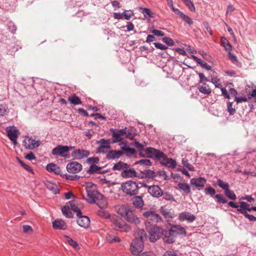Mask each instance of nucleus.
<instances>
[{
	"label": "nucleus",
	"instance_id": "obj_1",
	"mask_svg": "<svg viewBox=\"0 0 256 256\" xmlns=\"http://www.w3.org/2000/svg\"><path fill=\"white\" fill-rule=\"evenodd\" d=\"M112 227L116 230L120 232H128L132 228L130 226L126 223L121 218L116 215H112L110 217Z\"/></svg>",
	"mask_w": 256,
	"mask_h": 256
},
{
	"label": "nucleus",
	"instance_id": "obj_2",
	"mask_svg": "<svg viewBox=\"0 0 256 256\" xmlns=\"http://www.w3.org/2000/svg\"><path fill=\"white\" fill-rule=\"evenodd\" d=\"M121 188L124 193L132 196L138 194L139 186L136 182L132 180H128L122 183Z\"/></svg>",
	"mask_w": 256,
	"mask_h": 256
},
{
	"label": "nucleus",
	"instance_id": "obj_3",
	"mask_svg": "<svg viewBox=\"0 0 256 256\" xmlns=\"http://www.w3.org/2000/svg\"><path fill=\"white\" fill-rule=\"evenodd\" d=\"M146 228L150 234L149 240L152 242H154L159 239L164 232L163 229L158 226L150 228L146 224Z\"/></svg>",
	"mask_w": 256,
	"mask_h": 256
},
{
	"label": "nucleus",
	"instance_id": "obj_4",
	"mask_svg": "<svg viewBox=\"0 0 256 256\" xmlns=\"http://www.w3.org/2000/svg\"><path fill=\"white\" fill-rule=\"evenodd\" d=\"M143 216L146 218V225H148V223H158L162 220L161 217L159 214L151 210L144 212L143 214Z\"/></svg>",
	"mask_w": 256,
	"mask_h": 256
},
{
	"label": "nucleus",
	"instance_id": "obj_5",
	"mask_svg": "<svg viewBox=\"0 0 256 256\" xmlns=\"http://www.w3.org/2000/svg\"><path fill=\"white\" fill-rule=\"evenodd\" d=\"M144 248V242L142 240L134 239L130 245V251L133 255H138L141 252Z\"/></svg>",
	"mask_w": 256,
	"mask_h": 256
},
{
	"label": "nucleus",
	"instance_id": "obj_6",
	"mask_svg": "<svg viewBox=\"0 0 256 256\" xmlns=\"http://www.w3.org/2000/svg\"><path fill=\"white\" fill-rule=\"evenodd\" d=\"M23 144L26 149L34 150L40 146V142L35 138L26 136L23 140Z\"/></svg>",
	"mask_w": 256,
	"mask_h": 256
},
{
	"label": "nucleus",
	"instance_id": "obj_7",
	"mask_svg": "<svg viewBox=\"0 0 256 256\" xmlns=\"http://www.w3.org/2000/svg\"><path fill=\"white\" fill-rule=\"evenodd\" d=\"M70 149L68 146L58 145L52 150V154L54 156H60L65 158H69L70 154H68Z\"/></svg>",
	"mask_w": 256,
	"mask_h": 256
},
{
	"label": "nucleus",
	"instance_id": "obj_8",
	"mask_svg": "<svg viewBox=\"0 0 256 256\" xmlns=\"http://www.w3.org/2000/svg\"><path fill=\"white\" fill-rule=\"evenodd\" d=\"M6 130L8 137L14 145H16L17 144V138L20 134L18 130L16 127L12 126L7 127Z\"/></svg>",
	"mask_w": 256,
	"mask_h": 256
},
{
	"label": "nucleus",
	"instance_id": "obj_9",
	"mask_svg": "<svg viewBox=\"0 0 256 256\" xmlns=\"http://www.w3.org/2000/svg\"><path fill=\"white\" fill-rule=\"evenodd\" d=\"M86 192L88 198H85L84 196H83L82 198L90 204H94L96 200L98 198L102 197V194L94 189H88Z\"/></svg>",
	"mask_w": 256,
	"mask_h": 256
},
{
	"label": "nucleus",
	"instance_id": "obj_10",
	"mask_svg": "<svg viewBox=\"0 0 256 256\" xmlns=\"http://www.w3.org/2000/svg\"><path fill=\"white\" fill-rule=\"evenodd\" d=\"M144 152L148 157L155 158L159 160L160 156H164V153L161 151H160L156 148H147Z\"/></svg>",
	"mask_w": 256,
	"mask_h": 256
},
{
	"label": "nucleus",
	"instance_id": "obj_11",
	"mask_svg": "<svg viewBox=\"0 0 256 256\" xmlns=\"http://www.w3.org/2000/svg\"><path fill=\"white\" fill-rule=\"evenodd\" d=\"M90 154V152L87 150L78 149L72 152V156L76 160H80L87 158Z\"/></svg>",
	"mask_w": 256,
	"mask_h": 256
},
{
	"label": "nucleus",
	"instance_id": "obj_12",
	"mask_svg": "<svg viewBox=\"0 0 256 256\" xmlns=\"http://www.w3.org/2000/svg\"><path fill=\"white\" fill-rule=\"evenodd\" d=\"M66 170L70 173L76 174L82 170V166L77 162H72L67 164Z\"/></svg>",
	"mask_w": 256,
	"mask_h": 256
},
{
	"label": "nucleus",
	"instance_id": "obj_13",
	"mask_svg": "<svg viewBox=\"0 0 256 256\" xmlns=\"http://www.w3.org/2000/svg\"><path fill=\"white\" fill-rule=\"evenodd\" d=\"M206 180L202 177L198 178H192L190 180V183L192 186H194L198 190H202L206 182Z\"/></svg>",
	"mask_w": 256,
	"mask_h": 256
},
{
	"label": "nucleus",
	"instance_id": "obj_14",
	"mask_svg": "<svg viewBox=\"0 0 256 256\" xmlns=\"http://www.w3.org/2000/svg\"><path fill=\"white\" fill-rule=\"evenodd\" d=\"M178 218L180 221H186L190 223L196 220V216L190 212H182L178 214Z\"/></svg>",
	"mask_w": 256,
	"mask_h": 256
},
{
	"label": "nucleus",
	"instance_id": "obj_15",
	"mask_svg": "<svg viewBox=\"0 0 256 256\" xmlns=\"http://www.w3.org/2000/svg\"><path fill=\"white\" fill-rule=\"evenodd\" d=\"M126 128L120 130H114L112 133V137L114 138V142H121L122 140V136L126 134Z\"/></svg>",
	"mask_w": 256,
	"mask_h": 256
},
{
	"label": "nucleus",
	"instance_id": "obj_16",
	"mask_svg": "<svg viewBox=\"0 0 256 256\" xmlns=\"http://www.w3.org/2000/svg\"><path fill=\"white\" fill-rule=\"evenodd\" d=\"M148 193L153 197L158 198L163 194V192L159 186L153 185L150 186L148 190Z\"/></svg>",
	"mask_w": 256,
	"mask_h": 256
},
{
	"label": "nucleus",
	"instance_id": "obj_17",
	"mask_svg": "<svg viewBox=\"0 0 256 256\" xmlns=\"http://www.w3.org/2000/svg\"><path fill=\"white\" fill-rule=\"evenodd\" d=\"M160 162L163 164L168 168H175L176 166V162L175 160L170 158H168L166 154H164V156H160L159 158Z\"/></svg>",
	"mask_w": 256,
	"mask_h": 256
},
{
	"label": "nucleus",
	"instance_id": "obj_18",
	"mask_svg": "<svg viewBox=\"0 0 256 256\" xmlns=\"http://www.w3.org/2000/svg\"><path fill=\"white\" fill-rule=\"evenodd\" d=\"M78 216L77 224L81 227L87 228L89 226L90 224V220L87 216L81 215Z\"/></svg>",
	"mask_w": 256,
	"mask_h": 256
},
{
	"label": "nucleus",
	"instance_id": "obj_19",
	"mask_svg": "<svg viewBox=\"0 0 256 256\" xmlns=\"http://www.w3.org/2000/svg\"><path fill=\"white\" fill-rule=\"evenodd\" d=\"M170 230L175 236L178 235L185 236L186 234V228L180 225H174Z\"/></svg>",
	"mask_w": 256,
	"mask_h": 256
},
{
	"label": "nucleus",
	"instance_id": "obj_20",
	"mask_svg": "<svg viewBox=\"0 0 256 256\" xmlns=\"http://www.w3.org/2000/svg\"><path fill=\"white\" fill-rule=\"evenodd\" d=\"M163 240L164 242L168 244H172L174 242L175 236L170 231V230H168L164 231L163 234Z\"/></svg>",
	"mask_w": 256,
	"mask_h": 256
},
{
	"label": "nucleus",
	"instance_id": "obj_21",
	"mask_svg": "<svg viewBox=\"0 0 256 256\" xmlns=\"http://www.w3.org/2000/svg\"><path fill=\"white\" fill-rule=\"evenodd\" d=\"M52 226L56 230H65L67 228V225L65 222L62 219H56L52 222Z\"/></svg>",
	"mask_w": 256,
	"mask_h": 256
},
{
	"label": "nucleus",
	"instance_id": "obj_22",
	"mask_svg": "<svg viewBox=\"0 0 256 256\" xmlns=\"http://www.w3.org/2000/svg\"><path fill=\"white\" fill-rule=\"evenodd\" d=\"M176 190H180L186 194L190 192V188L189 184L185 182H180L175 187Z\"/></svg>",
	"mask_w": 256,
	"mask_h": 256
},
{
	"label": "nucleus",
	"instance_id": "obj_23",
	"mask_svg": "<svg viewBox=\"0 0 256 256\" xmlns=\"http://www.w3.org/2000/svg\"><path fill=\"white\" fill-rule=\"evenodd\" d=\"M125 219L128 222L134 224L136 225L139 224L140 222V218L136 216L134 214L132 210L129 212V213H128V214Z\"/></svg>",
	"mask_w": 256,
	"mask_h": 256
},
{
	"label": "nucleus",
	"instance_id": "obj_24",
	"mask_svg": "<svg viewBox=\"0 0 256 256\" xmlns=\"http://www.w3.org/2000/svg\"><path fill=\"white\" fill-rule=\"evenodd\" d=\"M121 176L124 178H136L137 177V174L134 168H126L124 172H122Z\"/></svg>",
	"mask_w": 256,
	"mask_h": 256
},
{
	"label": "nucleus",
	"instance_id": "obj_25",
	"mask_svg": "<svg viewBox=\"0 0 256 256\" xmlns=\"http://www.w3.org/2000/svg\"><path fill=\"white\" fill-rule=\"evenodd\" d=\"M122 155L123 152L120 150H112L107 154L106 158L108 160L118 159Z\"/></svg>",
	"mask_w": 256,
	"mask_h": 256
},
{
	"label": "nucleus",
	"instance_id": "obj_26",
	"mask_svg": "<svg viewBox=\"0 0 256 256\" xmlns=\"http://www.w3.org/2000/svg\"><path fill=\"white\" fill-rule=\"evenodd\" d=\"M45 186L52 193L56 194L58 193L59 190L56 184L52 182L50 180H46L44 182Z\"/></svg>",
	"mask_w": 256,
	"mask_h": 256
},
{
	"label": "nucleus",
	"instance_id": "obj_27",
	"mask_svg": "<svg viewBox=\"0 0 256 256\" xmlns=\"http://www.w3.org/2000/svg\"><path fill=\"white\" fill-rule=\"evenodd\" d=\"M144 242L147 240V234L143 229H137L135 232V238Z\"/></svg>",
	"mask_w": 256,
	"mask_h": 256
},
{
	"label": "nucleus",
	"instance_id": "obj_28",
	"mask_svg": "<svg viewBox=\"0 0 256 256\" xmlns=\"http://www.w3.org/2000/svg\"><path fill=\"white\" fill-rule=\"evenodd\" d=\"M130 210H131L128 206L122 205L118 208L117 212L125 218Z\"/></svg>",
	"mask_w": 256,
	"mask_h": 256
},
{
	"label": "nucleus",
	"instance_id": "obj_29",
	"mask_svg": "<svg viewBox=\"0 0 256 256\" xmlns=\"http://www.w3.org/2000/svg\"><path fill=\"white\" fill-rule=\"evenodd\" d=\"M46 169L49 172H53L56 174H60V168L54 163L48 164Z\"/></svg>",
	"mask_w": 256,
	"mask_h": 256
},
{
	"label": "nucleus",
	"instance_id": "obj_30",
	"mask_svg": "<svg viewBox=\"0 0 256 256\" xmlns=\"http://www.w3.org/2000/svg\"><path fill=\"white\" fill-rule=\"evenodd\" d=\"M198 88L200 92L205 95H210L212 92L211 88L206 83H203L202 85H198Z\"/></svg>",
	"mask_w": 256,
	"mask_h": 256
},
{
	"label": "nucleus",
	"instance_id": "obj_31",
	"mask_svg": "<svg viewBox=\"0 0 256 256\" xmlns=\"http://www.w3.org/2000/svg\"><path fill=\"white\" fill-rule=\"evenodd\" d=\"M130 165L122 162H119L114 164L112 167L114 170H119L124 172L126 168H129Z\"/></svg>",
	"mask_w": 256,
	"mask_h": 256
},
{
	"label": "nucleus",
	"instance_id": "obj_32",
	"mask_svg": "<svg viewBox=\"0 0 256 256\" xmlns=\"http://www.w3.org/2000/svg\"><path fill=\"white\" fill-rule=\"evenodd\" d=\"M240 204L239 208L236 209L237 212L242 214H244V212H247L248 211L250 212V207L248 204L244 202H240Z\"/></svg>",
	"mask_w": 256,
	"mask_h": 256
},
{
	"label": "nucleus",
	"instance_id": "obj_33",
	"mask_svg": "<svg viewBox=\"0 0 256 256\" xmlns=\"http://www.w3.org/2000/svg\"><path fill=\"white\" fill-rule=\"evenodd\" d=\"M87 173L92 174H104V171L102 170V168L96 164H91L88 170H86Z\"/></svg>",
	"mask_w": 256,
	"mask_h": 256
},
{
	"label": "nucleus",
	"instance_id": "obj_34",
	"mask_svg": "<svg viewBox=\"0 0 256 256\" xmlns=\"http://www.w3.org/2000/svg\"><path fill=\"white\" fill-rule=\"evenodd\" d=\"M132 204L137 208H140L144 205V202L141 196H135L132 199Z\"/></svg>",
	"mask_w": 256,
	"mask_h": 256
},
{
	"label": "nucleus",
	"instance_id": "obj_35",
	"mask_svg": "<svg viewBox=\"0 0 256 256\" xmlns=\"http://www.w3.org/2000/svg\"><path fill=\"white\" fill-rule=\"evenodd\" d=\"M120 145L121 146V149L126 152V155L129 156L130 154L134 155L136 154V150L134 148H128L126 146V143L124 142H122Z\"/></svg>",
	"mask_w": 256,
	"mask_h": 256
},
{
	"label": "nucleus",
	"instance_id": "obj_36",
	"mask_svg": "<svg viewBox=\"0 0 256 256\" xmlns=\"http://www.w3.org/2000/svg\"><path fill=\"white\" fill-rule=\"evenodd\" d=\"M220 44L222 46L224 50L227 52H230L232 49L231 44H230L228 40L224 36H222L220 38Z\"/></svg>",
	"mask_w": 256,
	"mask_h": 256
},
{
	"label": "nucleus",
	"instance_id": "obj_37",
	"mask_svg": "<svg viewBox=\"0 0 256 256\" xmlns=\"http://www.w3.org/2000/svg\"><path fill=\"white\" fill-rule=\"evenodd\" d=\"M96 203L100 208H105L107 207V202L104 196L102 194V197H99L96 200Z\"/></svg>",
	"mask_w": 256,
	"mask_h": 256
},
{
	"label": "nucleus",
	"instance_id": "obj_38",
	"mask_svg": "<svg viewBox=\"0 0 256 256\" xmlns=\"http://www.w3.org/2000/svg\"><path fill=\"white\" fill-rule=\"evenodd\" d=\"M66 205H68V208L70 209V210L76 212V216L81 215L82 212L78 208L75 202H70L66 204Z\"/></svg>",
	"mask_w": 256,
	"mask_h": 256
},
{
	"label": "nucleus",
	"instance_id": "obj_39",
	"mask_svg": "<svg viewBox=\"0 0 256 256\" xmlns=\"http://www.w3.org/2000/svg\"><path fill=\"white\" fill-rule=\"evenodd\" d=\"M142 177L146 178H154L156 176L155 172L154 171L150 170H144L141 172Z\"/></svg>",
	"mask_w": 256,
	"mask_h": 256
},
{
	"label": "nucleus",
	"instance_id": "obj_40",
	"mask_svg": "<svg viewBox=\"0 0 256 256\" xmlns=\"http://www.w3.org/2000/svg\"><path fill=\"white\" fill-rule=\"evenodd\" d=\"M62 212L63 214L67 218H72L73 214L71 212L70 209L68 208V205L65 206L62 209Z\"/></svg>",
	"mask_w": 256,
	"mask_h": 256
},
{
	"label": "nucleus",
	"instance_id": "obj_41",
	"mask_svg": "<svg viewBox=\"0 0 256 256\" xmlns=\"http://www.w3.org/2000/svg\"><path fill=\"white\" fill-rule=\"evenodd\" d=\"M68 100L71 104L74 105H78L82 104L80 99L76 94L68 97Z\"/></svg>",
	"mask_w": 256,
	"mask_h": 256
},
{
	"label": "nucleus",
	"instance_id": "obj_42",
	"mask_svg": "<svg viewBox=\"0 0 256 256\" xmlns=\"http://www.w3.org/2000/svg\"><path fill=\"white\" fill-rule=\"evenodd\" d=\"M65 238L66 239L67 242L70 246H72L76 250H78L80 249V247L78 243L76 241L73 240L72 238H71L70 237L68 236H66Z\"/></svg>",
	"mask_w": 256,
	"mask_h": 256
},
{
	"label": "nucleus",
	"instance_id": "obj_43",
	"mask_svg": "<svg viewBox=\"0 0 256 256\" xmlns=\"http://www.w3.org/2000/svg\"><path fill=\"white\" fill-rule=\"evenodd\" d=\"M142 10V12L144 14V16L146 18H154V14L150 11L148 8H140Z\"/></svg>",
	"mask_w": 256,
	"mask_h": 256
},
{
	"label": "nucleus",
	"instance_id": "obj_44",
	"mask_svg": "<svg viewBox=\"0 0 256 256\" xmlns=\"http://www.w3.org/2000/svg\"><path fill=\"white\" fill-rule=\"evenodd\" d=\"M98 215L100 217L104 218H110V217L112 216L110 215V214L105 210L104 208H100L98 212Z\"/></svg>",
	"mask_w": 256,
	"mask_h": 256
},
{
	"label": "nucleus",
	"instance_id": "obj_45",
	"mask_svg": "<svg viewBox=\"0 0 256 256\" xmlns=\"http://www.w3.org/2000/svg\"><path fill=\"white\" fill-rule=\"evenodd\" d=\"M218 185L224 190V192L229 189L230 186L228 183L224 182L222 180L218 179L217 182Z\"/></svg>",
	"mask_w": 256,
	"mask_h": 256
},
{
	"label": "nucleus",
	"instance_id": "obj_46",
	"mask_svg": "<svg viewBox=\"0 0 256 256\" xmlns=\"http://www.w3.org/2000/svg\"><path fill=\"white\" fill-rule=\"evenodd\" d=\"M110 148H111V146H99L97 148L96 150V152L97 154H104L108 150H110Z\"/></svg>",
	"mask_w": 256,
	"mask_h": 256
},
{
	"label": "nucleus",
	"instance_id": "obj_47",
	"mask_svg": "<svg viewBox=\"0 0 256 256\" xmlns=\"http://www.w3.org/2000/svg\"><path fill=\"white\" fill-rule=\"evenodd\" d=\"M233 102H228L227 103V110L230 115H233L236 112V108L233 107Z\"/></svg>",
	"mask_w": 256,
	"mask_h": 256
},
{
	"label": "nucleus",
	"instance_id": "obj_48",
	"mask_svg": "<svg viewBox=\"0 0 256 256\" xmlns=\"http://www.w3.org/2000/svg\"><path fill=\"white\" fill-rule=\"evenodd\" d=\"M224 193L226 196L230 200H236V194L234 192L230 190V189L224 192Z\"/></svg>",
	"mask_w": 256,
	"mask_h": 256
},
{
	"label": "nucleus",
	"instance_id": "obj_49",
	"mask_svg": "<svg viewBox=\"0 0 256 256\" xmlns=\"http://www.w3.org/2000/svg\"><path fill=\"white\" fill-rule=\"evenodd\" d=\"M183 1L190 11L192 12H194L196 11L194 4L191 0H184Z\"/></svg>",
	"mask_w": 256,
	"mask_h": 256
},
{
	"label": "nucleus",
	"instance_id": "obj_50",
	"mask_svg": "<svg viewBox=\"0 0 256 256\" xmlns=\"http://www.w3.org/2000/svg\"><path fill=\"white\" fill-rule=\"evenodd\" d=\"M220 81V79L217 76H212L211 82L214 85L216 88H219L222 86Z\"/></svg>",
	"mask_w": 256,
	"mask_h": 256
},
{
	"label": "nucleus",
	"instance_id": "obj_51",
	"mask_svg": "<svg viewBox=\"0 0 256 256\" xmlns=\"http://www.w3.org/2000/svg\"><path fill=\"white\" fill-rule=\"evenodd\" d=\"M96 143L99 144V146H110L109 140H105L104 138H102L99 140L96 141Z\"/></svg>",
	"mask_w": 256,
	"mask_h": 256
},
{
	"label": "nucleus",
	"instance_id": "obj_52",
	"mask_svg": "<svg viewBox=\"0 0 256 256\" xmlns=\"http://www.w3.org/2000/svg\"><path fill=\"white\" fill-rule=\"evenodd\" d=\"M215 198L218 203L224 204L227 202V200L222 194H217L215 196Z\"/></svg>",
	"mask_w": 256,
	"mask_h": 256
},
{
	"label": "nucleus",
	"instance_id": "obj_53",
	"mask_svg": "<svg viewBox=\"0 0 256 256\" xmlns=\"http://www.w3.org/2000/svg\"><path fill=\"white\" fill-rule=\"evenodd\" d=\"M18 161H19V162L20 163V165L22 166V168L24 170H26L28 172L32 173V174L34 173L32 169L29 165L24 163L22 161L20 160H19Z\"/></svg>",
	"mask_w": 256,
	"mask_h": 256
},
{
	"label": "nucleus",
	"instance_id": "obj_54",
	"mask_svg": "<svg viewBox=\"0 0 256 256\" xmlns=\"http://www.w3.org/2000/svg\"><path fill=\"white\" fill-rule=\"evenodd\" d=\"M136 164H140L142 165L149 166H151L152 162L148 159H142L136 162Z\"/></svg>",
	"mask_w": 256,
	"mask_h": 256
},
{
	"label": "nucleus",
	"instance_id": "obj_55",
	"mask_svg": "<svg viewBox=\"0 0 256 256\" xmlns=\"http://www.w3.org/2000/svg\"><path fill=\"white\" fill-rule=\"evenodd\" d=\"M123 16L125 20H129L132 16H134V12L132 10H124L123 12Z\"/></svg>",
	"mask_w": 256,
	"mask_h": 256
},
{
	"label": "nucleus",
	"instance_id": "obj_56",
	"mask_svg": "<svg viewBox=\"0 0 256 256\" xmlns=\"http://www.w3.org/2000/svg\"><path fill=\"white\" fill-rule=\"evenodd\" d=\"M163 198L168 201L173 202L174 201V198L173 196L168 192L163 193Z\"/></svg>",
	"mask_w": 256,
	"mask_h": 256
},
{
	"label": "nucleus",
	"instance_id": "obj_57",
	"mask_svg": "<svg viewBox=\"0 0 256 256\" xmlns=\"http://www.w3.org/2000/svg\"><path fill=\"white\" fill-rule=\"evenodd\" d=\"M8 106L6 104L0 105V116H4L8 112Z\"/></svg>",
	"mask_w": 256,
	"mask_h": 256
},
{
	"label": "nucleus",
	"instance_id": "obj_58",
	"mask_svg": "<svg viewBox=\"0 0 256 256\" xmlns=\"http://www.w3.org/2000/svg\"><path fill=\"white\" fill-rule=\"evenodd\" d=\"M164 42L168 46H172L174 45V41L170 38L165 37L162 38Z\"/></svg>",
	"mask_w": 256,
	"mask_h": 256
},
{
	"label": "nucleus",
	"instance_id": "obj_59",
	"mask_svg": "<svg viewBox=\"0 0 256 256\" xmlns=\"http://www.w3.org/2000/svg\"><path fill=\"white\" fill-rule=\"evenodd\" d=\"M181 18H182L185 22L188 25H192L193 24V21L192 19L185 14H184L183 16H182Z\"/></svg>",
	"mask_w": 256,
	"mask_h": 256
},
{
	"label": "nucleus",
	"instance_id": "obj_60",
	"mask_svg": "<svg viewBox=\"0 0 256 256\" xmlns=\"http://www.w3.org/2000/svg\"><path fill=\"white\" fill-rule=\"evenodd\" d=\"M206 194L213 196L216 194V190L212 187L206 188L204 189Z\"/></svg>",
	"mask_w": 256,
	"mask_h": 256
},
{
	"label": "nucleus",
	"instance_id": "obj_61",
	"mask_svg": "<svg viewBox=\"0 0 256 256\" xmlns=\"http://www.w3.org/2000/svg\"><path fill=\"white\" fill-rule=\"evenodd\" d=\"M99 162V158L98 157L89 158L86 160V162L92 164H96Z\"/></svg>",
	"mask_w": 256,
	"mask_h": 256
},
{
	"label": "nucleus",
	"instance_id": "obj_62",
	"mask_svg": "<svg viewBox=\"0 0 256 256\" xmlns=\"http://www.w3.org/2000/svg\"><path fill=\"white\" fill-rule=\"evenodd\" d=\"M228 56L233 64H236L238 59L236 55L228 52Z\"/></svg>",
	"mask_w": 256,
	"mask_h": 256
},
{
	"label": "nucleus",
	"instance_id": "obj_63",
	"mask_svg": "<svg viewBox=\"0 0 256 256\" xmlns=\"http://www.w3.org/2000/svg\"><path fill=\"white\" fill-rule=\"evenodd\" d=\"M106 240L110 242H116L120 241V238L116 236H114L113 237H112L110 236H108L106 237Z\"/></svg>",
	"mask_w": 256,
	"mask_h": 256
},
{
	"label": "nucleus",
	"instance_id": "obj_64",
	"mask_svg": "<svg viewBox=\"0 0 256 256\" xmlns=\"http://www.w3.org/2000/svg\"><path fill=\"white\" fill-rule=\"evenodd\" d=\"M182 164H184V166L190 170V171L194 170V166L188 162V160H182Z\"/></svg>",
	"mask_w": 256,
	"mask_h": 256
}]
</instances>
